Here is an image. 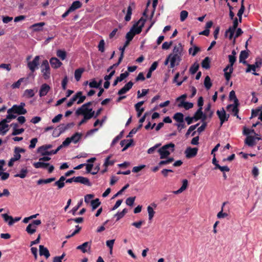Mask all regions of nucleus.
<instances>
[{
	"label": "nucleus",
	"instance_id": "3",
	"mask_svg": "<svg viewBox=\"0 0 262 262\" xmlns=\"http://www.w3.org/2000/svg\"><path fill=\"white\" fill-rule=\"evenodd\" d=\"M41 71L42 73V76L46 80L50 77V68L49 62L47 60H43L41 66Z\"/></svg>",
	"mask_w": 262,
	"mask_h": 262
},
{
	"label": "nucleus",
	"instance_id": "51",
	"mask_svg": "<svg viewBox=\"0 0 262 262\" xmlns=\"http://www.w3.org/2000/svg\"><path fill=\"white\" fill-rule=\"evenodd\" d=\"M57 56L60 58L62 60L66 59L67 56V53L64 50H58L56 53Z\"/></svg>",
	"mask_w": 262,
	"mask_h": 262
},
{
	"label": "nucleus",
	"instance_id": "5",
	"mask_svg": "<svg viewBox=\"0 0 262 262\" xmlns=\"http://www.w3.org/2000/svg\"><path fill=\"white\" fill-rule=\"evenodd\" d=\"M33 165L36 168L47 169L48 167V172L49 173H52L54 170V166L53 165H50L48 163H45L39 161L34 163Z\"/></svg>",
	"mask_w": 262,
	"mask_h": 262
},
{
	"label": "nucleus",
	"instance_id": "9",
	"mask_svg": "<svg viewBox=\"0 0 262 262\" xmlns=\"http://www.w3.org/2000/svg\"><path fill=\"white\" fill-rule=\"evenodd\" d=\"M198 148L196 147H187L185 150V157L187 159H190L194 157L198 153Z\"/></svg>",
	"mask_w": 262,
	"mask_h": 262
},
{
	"label": "nucleus",
	"instance_id": "56",
	"mask_svg": "<svg viewBox=\"0 0 262 262\" xmlns=\"http://www.w3.org/2000/svg\"><path fill=\"white\" fill-rule=\"evenodd\" d=\"M226 204V202H224L223 203L221 211H220L217 214V218L222 219V218H224L228 216V214L227 213L223 212V207Z\"/></svg>",
	"mask_w": 262,
	"mask_h": 262
},
{
	"label": "nucleus",
	"instance_id": "42",
	"mask_svg": "<svg viewBox=\"0 0 262 262\" xmlns=\"http://www.w3.org/2000/svg\"><path fill=\"white\" fill-rule=\"evenodd\" d=\"M203 108H199L198 110L196 111V112L194 114V116H193V118H194V120L195 121H196L200 119H201V118H202L203 115V111H202Z\"/></svg>",
	"mask_w": 262,
	"mask_h": 262
},
{
	"label": "nucleus",
	"instance_id": "50",
	"mask_svg": "<svg viewBox=\"0 0 262 262\" xmlns=\"http://www.w3.org/2000/svg\"><path fill=\"white\" fill-rule=\"evenodd\" d=\"M182 51V48L181 44H179V46H175L173 49V55H177V56H181V52Z\"/></svg>",
	"mask_w": 262,
	"mask_h": 262
},
{
	"label": "nucleus",
	"instance_id": "16",
	"mask_svg": "<svg viewBox=\"0 0 262 262\" xmlns=\"http://www.w3.org/2000/svg\"><path fill=\"white\" fill-rule=\"evenodd\" d=\"M75 182L80 183L88 186H91L92 183L90 182V180L87 178H85L82 176L75 177Z\"/></svg>",
	"mask_w": 262,
	"mask_h": 262
},
{
	"label": "nucleus",
	"instance_id": "10",
	"mask_svg": "<svg viewBox=\"0 0 262 262\" xmlns=\"http://www.w3.org/2000/svg\"><path fill=\"white\" fill-rule=\"evenodd\" d=\"M239 103H234L233 104H229L227 106V110L228 112H231L233 113V115L234 116L236 117L237 118H241L239 117L238 114L239 112V109L238 108V106H239Z\"/></svg>",
	"mask_w": 262,
	"mask_h": 262
},
{
	"label": "nucleus",
	"instance_id": "63",
	"mask_svg": "<svg viewBox=\"0 0 262 262\" xmlns=\"http://www.w3.org/2000/svg\"><path fill=\"white\" fill-rule=\"evenodd\" d=\"M188 13L186 10H183L180 13V20L181 21H184L187 17Z\"/></svg>",
	"mask_w": 262,
	"mask_h": 262
},
{
	"label": "nucleus",
	"instance_id": "35",
	"mask_svg": "<svg viewBox=\"0 0 262 262\" xmlns=\"http://www.w3.org/2000/svg\"><path fill=\"white\" fill-rule=\"evenodd\" d=\"M132 6L135 7L134 3H132L127 8V13L125 16V20L126 21H129L131 19V15L132 14Z\"/></svg>",
	"mask_w": 262,
	"mask_h": 262
},
{
	"label": "nucleus",
	"instance_id": "7",
	"mask_svg": "<svg viewBox=\"0 0 262 262\" xmlns=\"http://www.w3.org/2000/svg\"><path fill=\"white\" fill-rule=\"evenodd\" d=\"M145 21L143 18H141L137 24L133 26L130 30L135 33V35L138 34L141 32Z\"/></svg>",
	"mask_w": 262,
	"mask_h": 262
},
{
	"label": "nucleus",
	"instance_id": "20",
	"mask_svg": "<svg viewBox=\"0 0 262 262\" xmlns=\"http://www.w3.org/2000/svg\"><path fill=\"white\" fill-rule=\"evenodd\" d=\"M261 64V61H256L254 64H247V68L246 70V73L250 72L251 71H253V72H255L256 70V68H259Z\"/></svg>",
	"mask_w": 262,
	"mask_h": 262
},
{
	"label": "nucleus",
	"instance_id": "40",
	"mask_svg": "<svg viewBox=\"0 0 262 262\" xmlns=\"http://www.w3.org/2000/svg\"><path fill=\"white\" fill-rule=\"evenodd\" d=\"M228 58L230 64L227 66L224 71H227L229 68H233V66L236 61V57L234 55H229Z\"/></svg>",
	"mask_w": 262,
	"mask_h": 262
},
{
	"label": "nucleus",
	"instance_id": "8",
	"mask_svg": "<svg viewBox=\"0 0 262 262\" xmlns=\"http://www.w3.org/2000/svg\"><path fill=\"white\" fill-rule=\"evenodd\" d=\"M216 114L218 116V117L220 119V125L222 126L223 124L228 120V119L229 118V115L227 114L226 113V112L224 108H222V109L221 111L217 110L216 112Z\"/></svg>",
	"mask_w": 262,
	"mask_h": 262
},
{
	"label": "nucleus",
	"instance_id": "14",
	"mask_svg": "<svg viewBox=\"0 0 262 262\" xmlns=\"http://www.w3.org/2000/svg\"><path fill=\"white\" fill-rule=\"evenodd\" d=\"M74 123H69L68 124H61L58 126V129L59 130V134L57 136H59L61 134L64 133L66 130L72 128L74 126Z\"/></svg>",
	"mask_w": 262,
	"mask_h": 262
},
{
	"label": "nucleus",
	"instance_id": "60",
	"mask_svg": "<svg viewBox=\"0 0 262 262\" xmlns=\"http://www.w3.org/2000/svg\"><path fill=\"white\" fill-rule=\"evenodd\" d=\"M111 157V156H109L105 159V162L103 164V166L105 167H107L110 165H113L114 164L115 162L114 161L110 160Z\"/></svg>",
	"mask_w": 262,
	"mask_h": 262
},
{
	"label": "nucleus",
	"instance_id": "1",
	"mask_svg": "<svg viewBox=\"0 0 262 262\" xmlns=\"http://www.w3.org/2000/svg\"><path fill=\"white\" fill-rule=\"evenodd\" d=\"M27 113L26 109L23 108L18 106V105L14 104L11 108L7 110V118L9 120H12L16 118L17 114L19 115H25Z\"/></svg>",
	"mask_w": 262,
	"mask_h": 262
},
{
	"label": "nucleus",
	"instance_id": "24",
	"mask_svg": "<svg viewBox=\"0 0 262 262\" xmlns=\"http://www.w3.org/2000/svg\"><path fill=\"white\" fill-rule=\"evenodd\" d=\"M212 25L213 22L212 21H208L206 24L205 29L204 31L200 32L199 34L208 36L210 33L209 29L212 26Z\"/></svg>",
	"mask_w": 262,
	"mask_h": 262
},
{
	"label": "nucleus",
	"instance_id": "64",
	"mask_svg": "<svg viewBox=\"0 0 262 262\" xmlns=\"http://www.w3.org/2000/svg\"><path fill=\"white\" fill-rule=\"evenodd\" d=\"M104 45L105 42L103 39L99 41V45L98 46V50L100 51L101 53L104 52Z\"/></svg>",
	"mask_w": 262,
	"mask_h": 262
},
{
	"label": "nucleus",
	"instance_id": "30",
	"mask_svg": "<svg viewBox=\"0 0 262 262\" xmlns=\"http://www.w3.org/2000/svg\"><path fill=\"white\" fill-rule=\"evenodd\" d=\"M179 107H183L185 110H188L191 108L193 106V104L191 102H185L184 100H181L178 104Z\"/></svg>",
	"mask_w": 262,
	"mask_h": 262
},
{
	"label": "nucleus",
	"instance_id": "44",
	"mask_svg": "<svg viewBox=\"0 0 262 262\" xmlns=\"http://www.w3.org/2000/svg\"><path fill=\"white\" fill-rule=\"evenodd\" d=\"M55 178H50L47 179H39L37 181V185H41L42 184H48L52 182L55 180Z\"/></svg>",
	"mask_w": 262,
	"mask_h": 262
},
{
	"label": "nucleus",
	"instance_id": "34",
	"mask_svg": "<svg viewBox=\"0 0 262 262\" xmlns=\"http://www.w3.org/2000/svg\"><path fill=\"white\" fill-rule=\"evenodd\" d=\"M82 134L80 133H76L71 137H70L71 142H73L74 143L76 144L81 139L82 137Z\"/></svg>",
	"mask_w": 262,
	"mask_h": 262
},
{
	"label": "nucleus",
	"instance_id": "59",
	"mask_svg": "<svg viewBox=\"0 0 262 262\" xmlns=\"http://www.w3.org/2000/svg\"><path fill=\"white\" fill-rule=\"evenodd\" d=\"M229 99L230 100H234V103H239L238 99L237 98L235 92L232 90L230 92Z\"/></svg>",
	"mask_w": 262,
	"mask_h": 262
},
{
	"label": "nucleus",
	"instance_id": "29",
	"mask_svg": "<svg viewBox=\"0 0 262 262\" xmlns=\"http://www.w3.org/2000/svg\"><path fill=\"white\" fill-rule=\"evenodd\" d=\"M39 255L40 256H45L46 258H48L50 257V254L48 250V249L42 245H40L39 247Z\"/></svg>",
	"mask_w": 262,
	"mask_h": 262
},
{
	"label": "nucleus",
	"instance_id": "32",
	"mask_svg": "<svg viewBox=\"0 0 262 262\" xmlns=\"http://www.w3.org/2000/svg\"><path fill=\"white\" fill-rule=\"evenodd\" d=\"M188 187V181L186 179H184L182 181V186L177 191H173V193L176 194L180 193L184 191Z\"/></svg>",
	"mask_w": 262,
	"mask_h": 262
},
{
	"label": "nucleus",
	"instance_id": "31",
	"mask_svg": "<svg viewBox=\"0 0 262 262\" xmlns=\"http://www.w3.org/2000/svg\"><path fill=\"white\" fill-rule=\"evenodd\" d=\"M94 114L95 112H93L91 113L82 114L84 116L83 118L79 123L78 125H81L82 124L85 123L88 120L91 119L94 117Z\"/></svg>",
	"mask_w": 262,
	"mask_h": 262
},
{
	"label": "nucleus",
	"instance_id": "61",
	"mask_svg": "<svg viewBox=\"0 0 262 262\" xmlns=\"http://www.w3.org/2000/svg\"><path fill=\"white\" fill-rule=\"evenodd\" d=\"M199 123H197L195 125L190 126L185 134L186 137H187L190 134L191 132L193 131L199 125Z\"/></svg>",
	"mask_w": 262,
	"mask_h": 262
},
{
	"label": "nucleus",
	"instance_id": "58",
	"mask_svg": "<svg viewBox=\"0 0 262 262\" xmlns=\"http://www.w3.org/2000/svg\"><path fill=\"white\" fill-rule=\"evenodd\" d=\"M228 69L229 70V72H227V71H224L225 78L227 81H228L230 80L231 74L233 71V68H229Z\"/></svg>",
	"mask_w": 262,
	"mask_h": 262
},
{
	"label": "nucleus",
	"instance_id": "57",
	"mask_svg": "<svg viewBox=\"0 0 262 262\" xmlns=\"http://www.w3.org/2000/svg\"><path fill=\"white\" fill-rule=\"evenodd\" d=\"M24 96L28 98H30L34 96V91L32 89H27L24 92Z\"/></svg>",
	"mask_w": 262,
	"mask_h": 262
},
{
	"label": "nucleus",
	"instance_id": "17",
	"mask_svg": "<svg viewBox=\"0 0 262 262\" xmlns=\"http://www.w3.org/2000/svg\"><path fill=\"white\" fill-rule=\"evenodd\" d=\"M10 120H11L7 119L6 117L5 119H4L1 121H0V132L2 133L3 135H5L8 131V129L6 130H4V129L8 127V125L7 124V123L10 122Z\"/></svg>",
	"mask_w": 262,
	"mask_h": 262
},
{
	"label": "nucleus",
	"instance_id": "22",
	"mask_svg": "<svg viewBox=\"0 0 262 262\" xmlns=\"http://www.w3.org/2000/svg\"><path fill=\"white\" fill-rule=\"evenodd\" d=\"M66 177L65 175L60 177L59 179L54 184V186H57L58 189H60L64 187L65 182L64 181L66 180Z\"/></svg>",
	"mask_w": 262,
	"mask_h": 262
},
{
	"label": "nucleus",
	"instance_id": "12",
	"mask_svg": "<svg viewBox=\"0 0 262 262\" xmlns=\"http://www.w3.org/2000/svg\"><path fill=\"white\" fill-rule=\"evenodd\" d=\"M41 223V222L39 220H34L31 224H29L27 226L26 231L28 233H29L30 234H32L35 233V230H31V227H36V228L37 226L40 225Z\"/></svg>",
	"mask_w": 262,
	"mask_h": 262
},
{
	"label": "nucleus",
	"instance_id": "6",
	"mask_svg": "<svg viewBox=\"0 0 262 262\" xmlns=\"http://www.w3.org/2000/svg\"><path fill=\"white\" fill-rule=\"evenodd\" d=\"M39 58V56H36L32 61L28 62L27 67L32 73L34 72L38 68Z\"/></svg>",
	"mask_w": 262,
	"mask_h": 262
},
{
	"label": "nucleus",
	"instance_id": "39",
	"mask_svg": "<svg viewBox=\"0 0 262 262\" xmlns=\"http://www.w3.org/2000/svg\"><path fill=\"white\" fill-rule=\"evenodd\" d=\"M28 173V170L27 167L23 168L19 173L14 175V177H19L20 178H25Z\"/></svg>",
	"mask_w": 262,
	"mask_h": 262
},
{
	"label": "nucleus",
	"instance_id": "53",
	"mask_svg": "<svg viewBox=\"0 0 262 262\" xmlns=\"http://www.w3.org/2000/svg\"><path fill=\"white\" fill-rule=\"evenodd\" d=\"M147 210L148 214V219L151 221L154 216L155 211L151 206H148L147 208Z\"/></svg>",
	"mask_w": 262,
	"mask_h": 262
},
{
	"label": "nucleus",
	"instance_id": "45",
	"mask_svg": "<svg viewBox=\"0 0 262 262\" xmlns=\"http://www.w3.org/2000/svg\"><path fill=\"white\" fill-rule=\"evenodd\" d=\"M52 147V145L51 144H46L42 146H40L37 149V151L41 154L42 156V152L44 151H48L47 150L50 149Z\"/></svg>",
	"mask_w": 262,
	"mask_h": 262
},
{
	"label": "nucleus",
	"instance_id": "62",
	"mask_svg": "<svg viewBox=\"0 0 262 262\" xmlns=\"http://www.w3.org/2000/svg\"><path fill=\"white\" fill-rule=\"evenodd\" d=\"M24 78H21L19 79L16 82H14L12 84V88L13 89L19 88L21 83L24 81Z\"/></svg>",
	"mask_w": 262,
	"mask_h": 262
},
{
	"label": "nucleus",
	"instance_id": "15",
	"mask_svg": "<svg viewBox=\"0 0 262 262\" xmlns=\"http://www.w3.org/2000/svg\"><path fill=\"white\" fill-rule=\"evenodd\" d=\"M133 85L134 83L132 81H129L118 92L117 94L119 95H122L125 94L132 89Z\"/></svg>",
	"mask_w": 262,
	"mask_h": 262
},
{
	"label": "nucleus",
	"instance_id": "47",
	"mask_svg": "<svg viewBox=\"0 0 262 262\" xmlns=\"http://www.w3.org/2000/svg\"><path fill=\"white\" fill-rule=\"evenodd\" d=\"M210 60L208 57H206L202 62V68L205 69H208L210 68Z\"/></svg>",
	"mask_w": 262,
	"mask_h": 262
},
{
	"label": "nucleus",
	"instance_id": "2",
	"mask_svg": "<svg viewBox=\"0 0 262 262\" xmlns=\"http://www.w3.org/2000/svg\"><path fill=\"white\" fill-rule=\"evenodd\" d=\"M174 144L172 143L164 145L158 150L160 156V159H163L166 158L171 152H173L174 150Z\"/></svg>",
	"mask_w": 262,
	"mask_h": 262
},
{
	"label": "nucleus",
	"instance_id": "28",
	"mask_svg": "<svg viewBox=\"0 0 262 262\" xmlns=\"http://www.w3.org/2000/svg\"><path fill=\"white\" fill-rule=\"evenodd\" d=\"M144 102L143 101H140L135 105L136 111L137 112L138 117H140L144 111V108H140L141 106L144 104Z\"/></svg>",
	"mask_w": 262,
	"mask_h": 262
},
{
	"label": "nucleus",
	"instance_id": "41",
	"mask_svg": "<svg viewBox=\"0 0 262 262\" xmlns=\"http://www.w3.org/2000/svg\"><path fill=\"white\" fill-rule=\"evenodd\" d=\"M173 119L179 123H183L184 115L182 113H177L173 116Z\"/></svg>",
	"mask_w": 262,
	"mask_h": 262
},
{
	"label": "nucleus",
	"instance_id": "11",
	"mask_svg": "<svg viewBox=\"0 0 262 262\" xmlns=\"http://www.w3.org/2000/svg\"><path fill=\"white\" fill-rule=\"evenodd\" d=\"M168 57H170V68H173L176 65H178L179 62L181 60V57L180 56H177V55H173L172 54H170L168 55Z\"/></svg>",
	"mask_w": 262,
	"mask_h": 262
},
{
	"label": "nucleus",
	"instance_id": "4",
	"mask_svg": "<svg viewBox=\"0 0 262 262\" xmlns=\"http://www.w3.org/2000/svg\"><path fill=\"white\" fill-rule=\"evenodd\" d=\"M92 102H88L84 104H83L80 107L78 108L76 111V114L77 115H80L82 114L91 113L93 112L92 108H89V107L92 105Z\"/></svg>",
	"mask_w": 262,
	"mask_h": 262
},
{
	"label": "nucleus",
	"instance_id": "38",
	"mask_svg": "<svg viewBox=\"0 0 262 262\" xmlns=\"http://www.w3.org/2000/svg\"><path fill=\"white\" fill-rule=\"evenodd\" d=\"M82 7V3L79 1H76L73 2L71 6L69 7L70 9L72 11V12L75 11L76 9H78Z\"/></svg>",
	"mask_w": 262,
	"mask_h": 262
},
{
	"label": "nucleus",
	"instance_id": "48",
	"mask_svg": "<svg viewBox=\"0 0 262 262\" xmlns=\"http://www.w3.org/2000/svg\"><path fill=\"white\" fill-rule=\"evenodd\" d=\"M204 86L207 90H209L212 86V83L211 82L210 78L209 76H206L204 79Z\"/></svg>",
	"mask_w": 262,
	"mask_h": 262
},
{
	"label": "nucleus",
	"instance_id": "43",
	"mask_svg": "<svg viewBox=\"0 0 262 262\" xmlns=\"http://www.w3.org/2000/svg\"><path fill=\"white\" fill-rule=\"evenodd\" d=\"M2 216L6 222H8V225L11 226L13 224V218L6 213L2 214Z\"/></svg>",
	"mask_w": 262,
	"mask_h": 262
},
{
	"label": "nucleus",
	"instance_id": "13",
	"mask_svg": "<svg viewBox=\"0 0 262 262\" xmlns=\"http://www.w3.org/2000/svg\"><path fill=\"white\" fill-rule=\"evenodd\" d=\"M92 242H86L82 245H79L76 247L77 250L81 251L83 253L88 252L90 251L91 248Z\"/></svg>",
	"mask_w": 262,
	"mask_h": 262
},
{
	"label": "nucleus",
	"instance_id": "36",
	"mask_svg": "<svg viewBox=\"0 0 262 262\" xmlns=\"http://www.w3.org/2000/svg\"><path fill=\"white\" fill-rule=\"evenodd\" d=\"M45 25L44 22H40L36 24H34L31 26V28L33 29L34 31H40L42 30V27Z\"/></svg>",
	"mask_w": 262,
	"mask_h": 262
},
{
	"label": "nucleus",
	"instance_id": "52",
	"mask_svg": "<svg viewBox=\"0 0 262 262\" xmlns=\"http://www.w3.org/2000/svg\"><path fill=\"white\" fill-rule=\"evenodd\" d=\"M101 204L99 199H96L91 201V205L92 207V210L96 209Z\"/></svg>",
	"mask_w": 262,
	"mask_h": 262
},
{
	"label": "nucleus",
	"instance_id": "37",
	"mask_svg": "<svg viewBox=\"0 0 262 262\" xmlns=\"http://www.w3.org/2000/svg\"><path fill=\"white\" fill-rule=\"evenodd\" d=\"M84 71V68H79L75 71L74 76L76 80L78 81L80 80L82 74Z\"/></svg>",
	"mask_w": 262,
	"mask_h": 262
},
{
	"label": "nucleus",
	"instance_id": "26",
	"mask_svg": "<svg viewBox=\"0 0 262 262\" xmlns=\"http://www.w3.org/2000/svg\"><path fill=\"white\" fill-rule=\"evenodd\" d=\"M133 142V139L130 140H123L120 142V145L122 147L124 146L123 148L122 149V151H124L125 150H126L128 147H129L132 143Z\"/></svg>",
	"mask_w": 262,
	"mask_h": 262
},
{
	"label": "nucleus",
	"instance_id": "19",
	"mask_svg": "<svg viewBox=\"0 0 262 262\" xmlns=\"http://www.w3.org/2000/svg\"><path fill=\"white\" fill-rule=\"evenodd\" d=\"M25 152V149L19 147H15L14 151V156L12 158L16 161L19 160L21 158L20 153H23Z\"/></svg>",
	"mask_w": 262,
	"mask_h": 262
},
{
	"label": "nucleus",
	"instance_id": "54",
	"mask_svg": "<svg viewBox=\"0 0 262 262\" xmlns=\"http://www.w3.org/2000/svg\"><path fill=\"white\" fill-rule=\"evenodd\" d=\"M245 10V6H244V5H243L242 4L241 5V8H240L239 10H238L237 14V16L238 17L239 21L240 23L242 22V15L244 13Z\"/></svg>",
	"mask_w": 262,
	"mask_h": 262
},
{
	"label": "nucleus",
	"instance_id": "33",
	"mask_svg": "<svg viewBox=\"0 0 262 262\" xmlns=\"http://www.w3.org/2000/svg\"><path fill=\"white\" fill-rule=\"evenodd\" d=\"M12 126H13V131L12 133V135L16 136L17 135L21 134L24 132V129L21 128L19 129H17L18 124L17 123H12L11 124Z\"/></svg>",
	"mask_w": 262,
	"mask_h": 262
},
{
	"label": "nucleus",
	"instance_id": "55",
	"mask_svg": "<svg viewBox=\"0 0 262 262\" xmlns=\"http://www.w3.org/2000/svg\"><path fill=\"white\" fill-rule=\"evenodd\" d=\"M61 149V146H58L55 150L51 151H44L42 152V156H50L52 155L56 154Z\"/></svg>",
	"mask_w": 262,
	"mask_h": 262
},
{
	"label": "nucleus",
	"instance_id": "25",
	"mask_svg": "<svg viewBox=\"0 0 262 262\" xmlns=\"http://www.w3.org/2000/svg\"><path fill=\"white\" fill-rule=\"evenodd\" d=\"M249 56V53L248 52L244 50L242 51L239 54V62H242L244 64H247V61L245 60L246 59H247Z\"/></svg>",
	"mask_w": 262,
	"mask_h": 262
},
{
	"label": "nucleus",
	"instance_id": "18",
	"mask_svg": "<svg viewBox=\"0 0 262 262\" xmlns=\"http://www.w3.org/2000/svg\"><path fill=\"white\" fill-rule=\"evenodd\" d=\"M50 86L44 83L41 85L39 90V95L40 97L46 96L50 90Z\"/></svg>",
	"mask_w": 262,
	"mask_h": 262
},
{
	"label": "nucleus",
	"instance_id": "27",
	"mask_svg": "<svg viewBox=\"0 0 262 262\" xmlns=\"http://www.w3.org/2000/svg\"><path fill=\"white\" fill-rule=\"evenodd\" d=\"M245 143L250 147H253L255 145V138L252 136H248L245 140Z\"/></svg>",
	"mask_w": 262,
	"mask_h": 262
},
{
	"label": "nucleus",
	"instance_id": "46",
	"mask_svg": "<svg viewBox=\"0 0 262 262\" xmlns=\"http://www.w3.org/2000/svg\"><path fill=\"white\" fill-rule=\"evenodd\" d=\"M80 95V93H76V94L74 96H73V97L71 99H70L69 101L67 103V107H70L72 106L74 102L77 100V99L78 98V96H79Z\"/></svg>",
	"mask_w": 262,
	"mask_h": 262
},
{
	"label": "nucleus",
	"instance_id": "23",
	"mask_svg": "<svg viewBox=\"0 0 262 262\" xmlns=\"http://www.w3.org/2000/svg\"><path fill=\"white\" fill-rule=\"evenodd\" d=\"M129 75V73L127 71L123 73H121L119 77H117L116 79L114 80L113 85L114 86L117 85L119 82H121L125 78L128 77Z\"/></svg>",
	"mask_w": 262,
	"mask_h": 262
},
{
	"label": "nucleus",
	"instance_id": "49",
	"mask_svg": "<svg viewBox=\"0 0 262 262\" xmlns=\"http://www.w3.org/2000/svg\"><path fill=\"white\" fill-rule=\"evenodd\" d=\"M199 68V64L195 62L190 68L189 72L191 74H194Z\"/></svg>",
	"mask_w": 262,
	"mask_h": 262
},
{
	"label": "nucleus",
	"instance_id": "21",
	"mask_svg": "<svg viewBox=\"0 0 262 262\" xmlns=\"http://www.w3.org/2000/svg\"><path fill=\"white\" fill-rule=\"evenodd\" d=\"M50 64L54 69H57L62 65V62L56 57H52L50 60Z\"/></svg>",
	"mask_w": 262,
	"mask_h": 262
}]
</instances>
